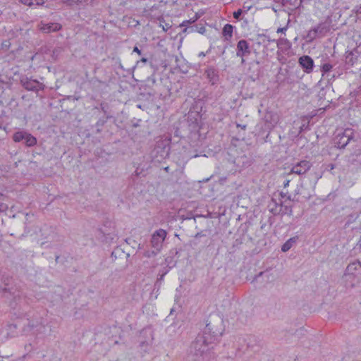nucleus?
I'll return each mask as SVG.
<instances>
[{
	"label": "nucleus",
	"mask_w": 361,
	"mask_h": 361,
	"mask_svg": "<svg viewBox=\"0 0 361 361\" xmlns=\"http://www.w3.org/2000/svg\"><path fill=\"white\" fill-rule=\"evenodd\" d=\"M237 128H240L242 130H245L247 126L246 125H240L237 123L236 124Z\"/></svg>",
	"instance_id": "nucleus-48"
},
{
	"label": "nucleus",
	"mask_w": 361,
	"mask_h": 361,
	"mask_svg": "<svg viewBox=\"0 0 361 361\" xmlns=\"http://www.w3.org/2000/svg\"><path fill=\"white\" fill-rule=\"evenodd\" d=\"M143 16L151 20H159L162 16L159 5L147 4L143 8Z\"/></svg>",
	"instance_id": "nucleus-9"
},
{
	"label": "nucleus",
	"mask_w": 361,
	"mask_h": 361,
	"mask_svg": "<svg viewBox=\"0 0 361 361\" xmlns=\"http://www.w3.org/2000/svg\"><path fill=\"white\" fill-rule=\"evenodd\" d=\"M164 171H166V172H169V166H166L164 168Z\"/></svg>",
	"instance_id": "nucleus-53"
},
{
	"label": "nucleus",
	"mask_w": 361,
	"mask_h": 361,
	"mask_svg": "<svg viewBox=\"0 0 361 361\" xmlns=\"http://www.w3.org/2000/svg\"><path fill=\"white\" fill-rule=\"evenodd\" d=\"M63 1L68 6L78 8V1L76 0H63Z\"/></svg>",
	"instance_id": "nucleus-32"
},
{
	"label": "nucleus",
	"mask_w": 361,
	"mask_h": 361,
	"mask_svg": "<svg viewBox=\"0 0 361 361\" xmlns=\"http://www.w3.org/2000/svg\"><path fill=\"white\" fill-rule=\"evenodd\" d=\"M205 236H206V235H205L204 233H203V232H202V231H201V232H198V233H196V234L195 235V236H194V240H192V244H193L194 245H197V242L196 241V240H197V239L198 238H200V237H205Z\"/></svg>",
	"instance_id": "nucleus-35"
},
{
	"label": "nucleus",
	"mask_w": 361,
	"mask_h": 361,
	"mask_svg": "<svg viewBox=\"0 0 361 361\" xmlns=\"http://www.w3.org/2000/svg\"><path fill=\"white\" fill-rule=\"evenodd\" d=\"M149 344L147 341H142L140 342V346L143 348L144 351L145 352H147V349H148V347H149Z\"/></svg>",
	"instance_id": "nucleus-38"
},
{
	"label": "nucleus",
	"mask_w": 361,
	"mask_h": 361,
	"mask_svg": "<svg viewBox=\"0 0 361 361\" xmlns=\"http://www.w3.org/2000/svg\"><path fill=\"white\" fill-rule=\"evenodd\" d=\"M329 166H330L331 169H334V164H330V165H329Z\"/></svg>",
	"instance_id": "nucleus-54"
},
{
	"label": "nucleus",
	"mask_w": 361,
	"mask_h": 361,
	"mask_svg": "<svg viewBox=\"0 0 361 361\" xmlns=\"http://www.w3.org/2000/svg\"><path fill=\"white\" fill-rule=\"evenodd\" d=\"M299 66L307 74L311 73L314 67V60L308 55H303L298 59Z\"/></svg>",
	"instance_id": "nucleus-12"
},
{
	"label": "nucleus",
	"mask_w": 361,
	"mask_h": 361,
	"mask_svg": "<svg viewBox=\"0 0 361 361\" xmlns=\"http://www.w3.org/2000/svg\"><path fill=\"white\" fill-rule=\"evenodd\" d=\"M31 348H32V347H31V344L30 343H29L28 345H25V349L26 350L30 351L31 350Z\"/></svg>",
	"instance_id": "nucleus-50"
},
{
	"label": "nucleus",
	"mask_w": 361,
	"mask_h": 361,
	"mask_svg": "<svg viewBox=\"0 0 361 361\" xmlns=\"http://www.w3.org/2000/svg\"><path fill=\"white\" fill-rule=\"evenodd\" d=\"M133 52H135L138 55H142V51L137 46L134 47Z\"/></svg>",
	"instance_id": "nucleus-45"
},
{
	"label": "nucleus",
	"mask_w": 361,
	"mask_h": 361,
	"mask_svg": "<svg viewBox=\"0 0 361 361\" xmlns=\"http://www.w3.org/2000/svg\"><path fill=\"white\" fill-rule=\"evenodd\" d=\"M197 157V154H195V155H194V156H192V157Z\"/></svg>",
	"instance_id": "nucleus-56"
},
{
	"label": "nucleus",
	"mask_w": 361,
	"mask_h": 361,
	"mask_svg": "<svg viewBox=\"0 0 361 361\" xmlns=\"http://www.w3.org/2000/svg\"><path fill=\"white\" fill-rule=\"evenodd\" d=\"M251 54V47L250 43L245 39H240L236 45V56L241 58V63H245V57H247Z\"/></svg>",
	"instance_id": "nucleus-8"
},
{
	"label": "nucleus",
	"mask_w": 361,
	"mask_h": 361,
	"mask_svg": "<svg viewBox=\"0 0 361 361\" xmlns=\"http://www.w3.org/2000/svg\"><path fill=\"white\" fill-rule=\"evenodd\" d=\"M281 196L282 197H285V195H284V194H283V192H281Z\"/></svg>",
	"instance_id": "nucleus-55"
},
{
	"label": "nucleus",
	"mask_w": 361,
	"mask_h": 361,
	"mask_svg": "<svg viewBox=\"0 0 361 361\" xmlns=\"http://www.w3.org/2000/svg\"><path fill=\"white\" fill-rule=\"evenodd\" d=\"M281 51L276 52L277 59L281 64H285L287 62V58Z\"/></svg>",
	"instance_id": "nucleus-31"
},
{
	"label": "nucleus",
	"mask_w": 361,
	"mask_h": 361,
	"mask_svg": "<svg viewBox=\"0 0 361 361\" xmlns=\"http://www.w3.org/2000/svg\"><path fill=\"white\" fill-rule=\"evenodd\" d=\"M287 29H288V27H287V26L283 27H279V28H278V29H277L276 32H277V33H280V32H281V33H285V32H286V31L287 30Z\"/></svg>",
	"instance_id": "nucleus-43"
},
{
	"label": "nucleus",
	"mask_w": 361,
	"mask_h": 361,
	"mask_svg": "<svg viewBox=\"0 0 361 361\" xmlns=\"http://www.w3.org/2000/svg\"><path fill=\"white\" fill-rule=\"evenodd\" d=\"M353 11L357 15H361V4L356 6Z\"/></svg>",
	"instance_id": "nucleus-41"
},
{
	"label": "nucleus",
	"mask_w": 361,
	"mask_h": 361,
	"mask_svg": "<svg viewBox=\"0 0 361 361\" xmlns=\"http://www.w3.org/2000/svg\"><path fill=\"white\" fill-rule=\"evenodd\" d=\"M61 29V25L58 23H42L39 30L44 33L56 32Z\"/></svg>",
	"instance_id": "nucleus-19"
},
{
	"label": "nucleus",
	"mask_w": 361,
	"mask_h": 361,
	"mask_svg": "<svg viewBox=\"0 0 361 361\" xmlns=\"http://www.w3.org/2000/svg\"><path fill=\"white\" fill-rule=\"evenodd\" d=\"M290 180H286L283 182V187L286 188L289 185Z\"/></svg>",
	"instance_id": "nucleus-49"
},
{
	"label": "nucleus",
	"mask_w": 361,
	"mask_h": 361,
	"mask_svg": "<svg viewBox=\"0 0 361 361\" xmlns=\"http://www.w3.org/2000/svg\"><path fill=\"white\" fill-rule=\"evenodd\" d=\"M118 252L123 253L121 249L117 247L111 252V257H114L116 259L117 257L116 255Z\"/></svg>",
	"instance_id": "nucleus-39"
},
{
	"label": "nucleus",
	"mask_w": 361,
	"mask_h": 361,
	"mask_svg": "<svg viewBox=\"0 0 361 361\" xmlns=\"http://www.w3.org/2000/svg\"><path fill=\"white\" fill-rule=\"evenodd\" d=\"M312 164L310 161L307 160H302L293 164L290 170V173L298 175L305 174L312 167Z\"/></svg>",
	"instance_id": "nucleus-11"
},
{
	"label": "nucleus",
	"mask_w": 361,
	"mask_h": 361,
	"mask_svg": "<svg viewBox=\"0 0 361 361\" xmlns=\"http://www.w3.org/2000/svg\"><path fill=\"white\" fill-rule=\"evenodd\" d=\"M167 271H165L164 274L160 275V276L157 279L155 286L159 287L161 284V281L164 280V276L166 274Z\"/></svg>",
	"instance_id": "nucleus-37"
},
{
	"label": "nucleus",
	"mask_w": 361,
	"mask_h": 361,
	"mask_svg": "<svg viewBox=\"0 0 361 361\" xmlns=\"http://www.w3.org/2000/svg\"><path fill=\"white\" fill-rule=\"evenodd\" d=\"M317 37H319L317 34V31H314V30L313 28L310 29L307 34V36H306V38L307 39V40L309 42H312L313 41L314 39H315Z\"/></svg>",
	"instance_id": "nucleus-30"
},
{
	"label": "nucleus",
	"mask_w": 361,
	"mask_h": 361,
	"mask_svg": "<svg viewBox=\"0 0 361 361\" xmlns=\"http://www.w3.org/2000/svg\"><path fill=\"white\" fill-rule=\"evenodd\" d=\"M333 68V66L329 63H325L321 66L320 71L322 75L329 73Z\"/></svg>",
	"instance_id": "nucleus-29"
},
{
	"label": "nucleus",
	"mask_w": 361,
	"mask_h": 361,
	"mask_svg": "<svg viewBox=\"0 0 361 361\" xmlns=\"http://www.w3.org/2000/svg\"><path fill=\"white\" fill-rule=\"evenodd\" d=\"M78 1V8H86L88 6L94 7L98 5L99 0H76Z\"/></svg>",
	"instance_id": "nucleus-22"
},
{
	"label": "nucleus",
	"mask_w": 361,
	"mask_h": 361,
	"mask_svg": "<svg viewBox=\"0 0 361 361\" xmlns=\"http://www.w3.org/2000/svg\"><path fill=\"white\" fill-rule=\"evenodd\" d=\"M196 20L197 18L195 19L184 20L180 25V27H185L183 32L187 33L198 32L200 34H204L207 30L205 27L202 25L193 24Z\"/></svg>",
	"instance_id": "nucleus-6"
},
{
	"label": "nucleus",
	"mask_w": 361,
	"mask_h": 361,
	"mask_svg": "<svg viewBox=\"0 0 361 361\" xmlns=\"http://www.w3.org/2000/svg\"><path fill=\"white\" fill-rule=\"evenodd\" d=\"M204 56H205V54L204 52H202V51L199 54V56H202L203 57Z\"/></svg>",
	"instance_id": "nucleus-52"
},
{
	"label": "nucleus",
	"mask_w": 361,
	"mask_h": 361,
	"mask_svg": "<svg viewBox=\"0 0 361 361\" xmlns=\"http://www.w3.org/2000/svg\"><path fill=\"white\" fill-rule=\"evenodd\" d=\"M100 109H101L102 111L104 113V116H111L109 114V113L108 112V111H107V109H108L107 104L103 103V102L101 103L100 104Z\"/></svg>",
	"instance_id": "nucleus-33"
},
{
	"label": "nucleus",
	"mask_w": 361,
	"mask_h": 361,
	"mask_svg": "<svg viewBox=\"0 0 361 361\" xmlns=\"http://www.w3.org/2000/svg\"><path fill=\"white\" fill-rule=\"evenodd\" d=\"M146 176V172L143 169L137 167L135 171L130 175L129 178V183L133 186L139 184L142 178Z\"/></svg>",
	"instance_id": "nucleus-16"
},
{
	"label": "nucleus",
	"mask_w": 361,
	"mask_h": 361,
	"mask_svg": "<svg viewBox=\"0 0 361 361\" xmlns=\"http://www.w3.org/2000/svg\"><path fill=\"white\" fill-rule=\"evenodd\" d=\"M7 209V206L5 204L0 202V212H4Z\"/></svg>",
	"instance_id": "nucleus-46"
},
{
	"label": "nucleus",
	"mask_w": 361,
	"mask_h": 361,
	"mask_svg": "<svg viewBox=\"0 0 361 361\" xmlns=\"http://www.w3.org/2000/svg\"><path fill=\"white\" fill-rule=\"evenodd\" d=\"M111 118H112V116H102L99 118L96 123L91 126L92 131L96 134L101 133L103 130V126Z\"/></svg>",
	"instance_id": "nucleus-17"
},
{
	"label": "nucleus",
	"mask_w": 361,
	"mask_h": 361,
	"mask_svg": "<svg viewBox=\"0 0 361 361\" xmlns=\"http://www.w3.org/2000/svg\"><path fill=\"white\" fill-rule=\"evenodd\" d=\"M319 37L326 35L330 31V25L327 22H322L317 26L313 27Z\"/></svg>",
	"instance_id": "nucleus-20"
},
{
	"label": "nucleus",
	"mask_w": 361,
	"mask_h": 361,
	"mask_svg": "<svg viewBox=\"0 0 361 361\" xmlns=\"http://www.w3.org/2000/svg\"><path fill=\"white\" fill-rule=\"evenodd\" d=\"M203 78L211 86H216L220 79L219 69L214 66H207L204 69Z\"/></svg>",
	"instance_id": "nucleus-5"
},
{
	"label": "nucleus",
	"mask_w": 361,
	"mask_h": 361,
	"mask_svg": "<svg viewBox=\"0 0 361 361\" xmlns=\"http://www.w3.org/2000/svg\"><path fill=\"white\" fill-rule=\"evenodd\" d=\"M170 141L169 140H159L153 150V157L158 162H161L169 157L170 154Z\"/></svg>",
	"instance_id": "nucleus-3"
},
{
	"label": "nucleus",
	"mask_w": 361,
	"mask_h": 361,
	"mask_svg": "<svg viewBox=\"0 0 361 361\" xmlns=\"http://www.w3.org/2000/svg\"><path fill=\"white\" fill-rule=\"evenodd\" d=\"M19 1L29 6H32L33 5L39 6L44 4L43 0H19Z\"/></svg>",
	"instance_id": "nucleus-28"
},
{
	"label": "nucleus",
	"mask_w": 361,
	"mask_h": 361,
	"mask_svg": "<svg viewBox=\"0 0 361 361\" xmlns=\"http://www.w3.org/2000/svg\"><path fill=\"white\" fill-rule=\"evenodd\" d=\"M166 235L167 232L161 228L154 231L151 238L152 246L157 250L159 251L162 247V245L166 237Z\"/></svg>",
	"instance_id": "nucleus-10"
},
{
	"label": "nucleus",
	"mask_w": 361,
	"mask_h": 361,
	"mask_svg": "<svg viewBox=\"0 0 361 361\" xmlns=\"http://www.w3.org/2000/svg\"><path fill=\"white\" fill-rule=\"evenodd\" d=\"M20 83L25 90L36 92L39 90H43L45 87L43 83L39 82L38 80L28 78L27 77L22 78L20 79Z\"/></svg>",
	"instance_id": "nucleus-7"
},
{
	"label": "nucleus",
	"mask_w": 361,
	"mask_h": 361,
	"mask_svg": "<svg viewBox=\"0 0 361 361\" xmlns=\"http://www.w3.org/2000/svg\"><path fill=\"white\" fill-rule=\"evenodd\" d=\"M42 329H44V326L38 321H30L27 319V324L24 326L23 332L25 334L31 333L35 334L40 331Z\"/></svg>",
	"instance_id": "nucleus-13"
},
{
	"label": "nucleus",
	"mask_w": 361,
	"mask_h": 361,
	"mask_svg": "<svg viewBox=\"0 0 361 361\" xmlns=\"http://www.w3.org/2000/svg\"><path fill=\"white\" fill-rule=\"evenodd\" d=\"M361 274V262L359 261L349 264L345 269L346 275L356 276Z\"/></svg>",
	"instance_id": "nucleus-18"
},
{
	"label": "nucleus",
	"mask_w": 361,
	"mask_h": 361,
	"mask_svg": "<svg viewBox=\"0 0 361 361\" xmlns=\"http://www.w3.org/2000/svg\"><path fill=\"white\" fill-rule=\"evenodd\" d=\"M221 335L220 330L214 329L211 322L207 323L202 334H198L195 341L192 342L189 354L188 361H204L209 360L211 350L209 347L219 336Z\"/></svg>",
	"instance_id": "nucleus-1"
},
{
	"label": "nucleus",
	"mask_w": 361,
	"mask_h": 361,
	"mask_svg": "<svg viewBox=\"0 0 361 361\" xmlns=\"http://www.w3.org/2000/svg\"><path fill=\"white\" fill-rule=\"evenodd\" d=\"M278 51L283 54H289L292 47V43L286 38L281 37L276 41Z\"/></svg>",
	"instance_id": "nucleus-15"
},
{
	"label": "nucleus",
	"mask_w": 361,
	"mask_h": 361,
	"mask_svg": "<svg viewBox=\"0 0 361 361\" xmlns=\"http://www.w3.org/2000/svg\"><path fill=\"white\" fill-rule=\"evenodd\" d=\"M298 239V236H294L289 238L281 246V251L283 252L288 251L293 247V245L297 242Z\"/></svg>",
	"instance_id": "nucleus-24"
},
{
	"label": "nucleus",
	"mask_w": 361,
	"mask_h": 361,
	"mask_svg": "<svg viewBox=\"0 0 361 361\" xmlns=\"http://www.w3.org/2000/svg\"><path fill=\"white\" fill-rule=\"evenodd\" d=\"M180 251H181V249H177V248L172 249L170 250L171 255L168 256L165 259L168 266H170L172 264H173V266L175 265L176 261L173 260V256L177 255Z\"/></svg>",
	"instance_id": "nucleus-26"
},
{
	"label": "nucleus",
	"mask_w": 361,
	"mask_h": 361,
	"mask_svg": "<svg viewBox=\"0 0 361 361\" xmlns=\"http://www.w3.org/2000/svg\"><path fill=\"white\" fill-rule=\"evenodd\" d=\"M27 132L25 131H17L13 135V140L15 142H23Z\"/></svg>",
	"instance_id": "nucleus-27"
},
{
	"label": "nucleus",
	"mask_w": 361,
	"mask_h": 361,
	"mask_svg": "<svg viewBox=\"0 0 361 361\" xmlns=\"http://www.w3.org/2000/svg\"><path fill=\"white\" fill-rule=\"evenodd\" d=\"M353 138V129L346 128L343 130L337 131L334 138V143L337 148L344 149Z\"/></svg>",
	"instance_id": "nucleus-4"
},
{
	"label": "nucleus",
	"mask_w": 361,
	"mask_h": 361,
	"mask_svg": "<svg viewBox=\"0 0 361 361\" xmlns=\"http://www.w3.org/2000/svg\"><path fill=\"white\" fill-rule=\"evenodd\" d=\"M98 231L100 233H102L104 235H106V233L104 231H103L102 228L98 229Z\"/></svg>",
	"instance_id": "nucleus-51"
},
{
	"label": "nucleus",
	"mask_w": 361,
	"mask_h": 361,
	"mask_svg": "<svg viewBox=\"0 0 361 361\" xmlns=\"http://www.w3.org/2000/svg\"><path fill=\"white\" fill-rule=\"evenodd\" d=\"M147 81L148 82V85H149L150 84H152V85L154 84L156 82V80H155L154 75H151L150 77H149L147 78Z\"/></svg>",
	"instance_id": "nucleus-42"
},
{
	"label": "nucleus",
	"mask_w": 361,
	"mask_h": 361,
	"mask_svg": "<svg viewBox=\"0 0 361 361\" xmlns=\"http://www.w3.org/2000/svg\"><path fill=\"white\" fill-rule=\"evenodd\" d=\"M23 142L27 147H33L37 144V139L35 137L27 132Z\"/></svg>",
	"instance_id": "nucleus-25"
},
{
	"label": "nucleus",
	"mask_w": 361,
	"mask_h": 361,
	"mask_svg": "<svg viewBox=\"0 0 361 361\" xmlns=\"http://www.w3.org/2000/svg\"><path fill=\"white\" fill-rule=\"evenodd\" d=\"M234 26L231 24H226L222 30V35L225 41H230L233 37Z\"/></svg>",
	"instance_id": "nucleus-21"
},
{
	"label": "nucleus",
	"mask_w": 361,
	"mask_h": 361,
	"mask_svg": "<svg viewBox=\"0 0 361 361\" xmlns=\"http://www.w3.org/2000/svg\"><path fill=\"white\" fill-rule=\"evenodd\" d=\"M242 13H243V10L239 8L237 11L233 12V18L236 20H240Z\"/></svg>",
	"instance_id": "nucleus-36"
},
{
	"label": "nucleus",
	"mask_w": 361,
	"mask_h": 361,
	"mask_svg": "<svg viewBox=\"0 0 361 361\" xmlns=\"http://www.w3.org/2000/svg\"><path fill=\"white\" fill-rule=\"evenodd\" d=\"M360 52L355 48L351 51H347L345 54V64L350 67L353 66L358 61Z\"/></svg>",
	"instance_id": "nucleus-14"
},
{
	"label": "nucleus",
	"mask_w": 361,
	"mask_h": 361,
	"mask_svg": "<svg viewBox=\"0 0 361 361\" xmlns=\"http://www.w3.org/2000/svg\"><path fill=\"white\" fill-rule=\"evenodd\" d=\"M23 296V291L14 280L11 277L2 275L0 279V297L9 300L10 305L13 307L21 300Z\"/></svg>",
	"instance_id": "nucleus-2"
},
{
	"label": "nucleus",
	"mask_w": 361,
	"mask_h": 361,
	"mask_svg": "<svg viewBox=\"0 0 361 361\" xmlns=\"http://www.w3.org/2000/svg\"><path fill=\"white\" fill-rule=\"evenodd\" d=\"M282 207H283V204H282L281 202L280 204H279L273 198L271 199V202L269 203V211L274 215H276V214H279L280 210L281 209Z\"/></svg>",
	"instance_id": "nucleus-23"
},
{
	"label": "nucleus",
	"mask_w": 361,
	"mask_h": 361,
	"mask_svg": "<svg viewBox=\"0 0 361 361\" xmlns=\"http://www.w3.org/2000/svg\"><path fill=\"white\" fill-rule=\"evenodd\" d=\"M265 271H260L258 274L255 275V276L254 277L252 281H257V279L262 276L263 274H264Z\"/></svg>",
	"instance_id": "nucleus-44"
},
{
	"label": "nucleus",
	"mask_w": 361,
	"mask_h": 361,
	"mask_svg": "<svg viewBox=\"0 0 361 361\" xmlns=\"http://www.w3.org/2000/svg\"><path fill=\"white\" fill-rule=\"evenodd\" d=\"M258 37L262 39V41L259 42V44L264 43L266 40H267L268 42H276V39H271L270 37L266 35H259Z\"/></svg>",
	"instance_id": "nucleus-34"
},
{
	"label": "nucleus",
	"mask_w": 361,
	"mask_h": 361,
	"mask_svg": "<svg viewBox=\"0 0 361 361\" xmlns=\"http://www.w3.org/2000/svg\"><path fill=\"white\" fill-rule=\"evenodd\" d=\"M285 210L286 211V212L288 213L289 215H292V209L290 207H288V206H286L285 207Z\"/></svg>",
	"instance_id": "nucleus-47"
},
{
	"label": "nucleus",
	"mask_w": 361,
	"mask_h": 361,
	"mask_svg": "<svg viewBox=\"0 0 361 361\" xmlns=\"http://www.w3.org/2000/svg\"><path fill=\"white\" fill-rule=\"evenodd\" d=\"M147 62H148V59L146 57H142L140 60L137 61L136 66H139L140 63H146Z\"/></svg>",
	"instance_id": "nucleus-40"
}]
</instances>
